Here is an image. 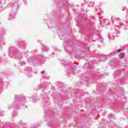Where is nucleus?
Returning a JSON list of instances; mask_svg holds the SVG:
<instances>
[{
  "label": "nucleus",
  "mask_w": 128,
  "mask_h": 128,
  "mask_svg": "<svg viewBox=\"0 0 128 128\" xmlns=\"http://www.w3.org/2000/svg\"><path fill=\"white\" fill-rule=\"evenodd\" d=\"M46 74H44V73H43L42 78H46Z\"/></svg>",
  "instance_id": "1a4fd4ad"
},
{
  "label": "nucleus",
  "mask_w": 128,
  "mask_h": 128,
  "mask_svg": "<svg viewBox=\"0 0 128 128\" xmlns=\"http://www.w3.org/2000/svg\"><path fill=\"white\" fill-rule=\"evenodd\" d=\"M109 118H112V117H110V116H109Z\"/></svg>",
  "instance_id": "6ab92c4d"
},
{
  "label": "nucleus",
  "mask_w": 128,
  "mask_h": 128,
  "mask_svg": "<svg viewBox=\"0 0 128 128\" xmlns=\"http://www.w3.org/2000/svg\"><path fill=\"white\" fill-rule=\"evenodd\" d=\"M42 52H48V46H44L42 48Z\"/></svg>",
  "instance_id": "7ed1b4c3"
},
{
  "label": "nucleus",
  "mask_w": 128,
  "mask_h": 128,
  "mask_svg": "<svg viewBox=\"0 0 128 128\" xmlns=\"http://www.w3.org/2000/svg\"><path fill=\"white\" fill-rule=\"evenodd\" d=\"M42 98H44V102H48V96H45L44 97L42 96Z\"/></svg>",
  "instance_id": "20e7f679"
},
{
  "label": "nucleus",
  "mask_w": 128,
  "mask_h": 128,
  "mask_svg": "<svg viewBox=\"0 0 128 128\" xmlns=\"http://www.w3.org/2000/svg\"><path fill=\"white\" fill-rule=\"evenodd\" d=\"M110 116V114L109 115V116Z\"/></svg>",
  "instance_id": "4be33fe9"
},
{
  "label": "nucleus",
  "mask_w": 128,
  "mask_h": 128,
  "mask_svg": "<svg viewBox=\"0 0 128 128\" xmlns=\"http://www.w3.org/2000/svg\"><path fill=\"white\" fill-rule=\"evenodd\" d=\"M27 70L28 72H32V68H27Z\"/></svg>",
  "instance_id": "0eeeda50"
},
{
  "label": "nucleus",
  "mask_w": 128,
  "mask_h": 128,
  "mask_svg": "<svg viewBox=\"0 0 128 128\" xmlns=\"http://www.w3.org/2000/svg\"><path fill=\"white\" fill-rule=\"evenodd\" d=\"M8 8H12L9 16L10 18H14L16 14L18 12V4H14V3L10 2L8 4Z\"/></svg>",
  "instance_id": "f257e3e1"
},
{
  "label": "nucleus",
  "mask_w": 128,
  "mask_h": 128,
  "mask_svg": "<svg viewBox=\"0 0 128 128\" xmlns=\"http://www.w3.org/2000/svg\"><path fill=\"white\" fill-rule=\"evenodd\" d=\"M102 58H104L105 60H107V58H108V55H104L102 56Z\"/></svg>",
  "instance_id": "423d86ee"
},
{
  "label": "nucleus",
  "mask_w": 128,
  "mask_h": 128,
  "mask_svg": "<svg viewBox=\"0 0 128 128\" xmlns=\"http://www.w3.org/2000/svg\"><path fill=\"white\" fill-rule=\"evenodd\" d=\"M22 66H24V63L23 64H22Z\"/></svg>",
  "instance_id": "dca6fc26"
},
{
  "label": "nucleus",
  "mask_w": 128,
  "mask_h": 128,
  "mask_svg": "<svg viewBox=\"0 0 128 128\" xmlns=\"http://www.w3.org/2000/svg\"><path fill=\"white\" fill-rule=\"evenodd\" d=\"M119 58H124V54L123 53H120L119 55H118Z\"/></svg>",
  "instance_id": "39448f33"
},
{
  "label": "nucleus",
  "mask_w": 128,
  "mask_h": 128,
  "mask_svg": "<svg viewBox=\"0 0 128 128\" xmlns=\"http://www.w3.org/2000/svg\"><path fill=\"white\" fill-rule=\"evenodd\" d=\"M126 10V8H122V10Z\"/></svg>",
  "instance_id": "4468645a"
},
{
  "label": "nucleus",
  "mask_w": 128,
  "mask_h": 128,
  "mask_svg": "<svg viewBox=\"0 0 128 128\" xmlns=\"http://www.w3.org/2000/svg\"><path fill=\"white\" fill-rule=\"evenodd\" d=\"M20 98V97L18 95L15 96L16 102H14L12 104V106H15L16 108L17 106H24V104H26V97L24 96L20 98V100L18 102V98Z\"/></svg>",
  "instance_id": "f03ea898"
},
{
  "label": "nucleus",
  "mask_w": 128,
  "mask_h": 128,
  "mask_svg": "<svg viewBox=\"0 0 128 128\" xmlns=\"http://www.w3.org/2000/svg\"><path fill=\"white\" fill-rule=\"evenodd\" d=\"M68 74H70L72 72L70 71V70H68Z\"/></svg>",
  "instance_id": "9b49d317"
},
{
  "label": "nucleus",
  "mask_w": 128,
  "mask_h": 128,
  "mask_svg": "<svg viewBox=\"0 0 128 128\" xmlns=\"http://www.w3.org/2000/svg\"><path fill=\"white\" fill-rule=\"evenodd\" d=\"M12 116L14 118V114H12Z\"/></svg>",
  "instance_id": "2eb2a0df"
},
{
  "label": "nucleus",
  "mask_w": 128,
  "mask_h": 128,
  "mask_svg": "<svg viewBox=\"0 0 128 128\" xmlns=\"http://www.w3.org/2000/svg\"><path fill=\"white\" fill-rule=\"evenodd\" d=\"M118 20V18H117V20Z\"/></svg>",
  "instance_id": "412c9836"
},
{
  "label": "nucleus",
  "mask_w": 128,
  "mask_h": 128,
  "mask_svg": "<svg viewBox=\"0 0 128 128\" xmlns=\"http://www.w3.org/2000/svg\"><path fill=\"white\" fill-rule=\"evenodd\" d=\"M28 61H30V58H28Z\"/></svg>",
  "instance_id": "ddd939ff"
},
{
  "label": "nucleus",
  "mask_w": 128,
  "mask_h": 128,
  "mask_svg": "<svg viewBox=\"0 0 128 128\" xmlns=\"http://www.w3.org/2000/svg\"><path fill=\"white\" fill-rule=\"evenodd\" d=\"M33 102H36V100H34Z\"/></svg>",
  "instance_id": "f3484780"
},
{
  "label": "nucleus",
  "mask_w": 128,
  "mask_h": 128,
  "mask_svg": "<svg viewBox=\"0 0 128 128\" xmlns=\"http://www.w3.org/2000/svg\"><path fill=\"white\" fill-rule=\"evenodd\" d=\"M41 74H42V72H41Z\"/></svg>",
  "instance_id": "aec40b11"
},
{
  "label": "nucleus",
  "mask_w": 128,
  "mask_h": 128,
  "mask_svg": "<svg viewBox=\"0 0 128 128\" xmlns=\"http://www.w3.org/2000/svg\"><path fill=\"white\" fill-rule=\"evenodd\" d=\"M33 128H38V126H33Z\"/></svg>",
  "instance_id": "f8f14e48"
},
{
  "label": "nucleus",
  "mask_w": 128,
  "mask_h": 128,
  "mask_svg": "<svg viewBox=\"0 0 128 128\" xmlns=\"http://www.w3.org/2000/svg\"><path fill=\"white\" fill-rule=\"evenodd\" d=\"M38 66H40V64H38Z\"/></svg>",
  "instance_id": "a211bd4d"
},
{
  "label": "nucleus",
  "mask_w": 128,
  "mask_h": 128,
  "mask_svg": "<svg viewBox=\"0 0 128 128\" xmlns=\"http://www.w3.org/2000/svg\"><path fill=\"white\" fill-rule=\"evenodd\" d=\"M122 51V49H119L117 52H120Z\"/></svg>",
  "instance_id": "9d476101"
},
{
  "label": "nucleus",
  "mask_w": 128,
  "mask_h": 128,
  "mask_svg": "<svg viewBox=\"0 0 128 128\" xmlns=\"http://www.w3.org/2000/svg\"><path fill=\"white\" fill-rule=\"evenodd\" d=\"M10 50H16V48H10Z\"/></svg>",
  "instance_id": "6e6552de"
}]
</instances>
